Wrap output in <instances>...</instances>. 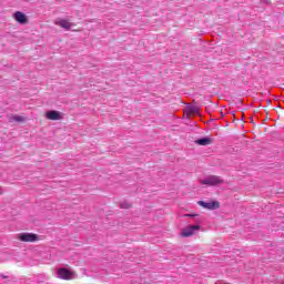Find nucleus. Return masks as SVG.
<instances>
[{
	"label": "nucleus",
	"instance_id": "obj_10",
	"mask_svg": "<svg viewBox=\"0 0 284 284\" xmlns=\"http://www.w3.org/2000/svg\"><path fill=\"white\" fill-rule=\"evenodd\" d=\"M197 145H212V139L203 138L196 141Z\"/></svg>",
	"mask_w": 284,
	"mask_h": 284
},
{
	"label": "nucleus",
	"instance_id": "obj_7",
	"mask_svg": "<svg viewBox=\"0 0 284 284\" xmlns=\"http://www.w3.org/2000/svg\"><path fill=\"white\" fill-rule=\"evenodd\" d=\"M13 19H14V21H17L18 23H21V24L28 23V17H26V14L21 11L14 12Z\"/></svg>",
	"mask_w": 284,
	"mask_h": 284
},
{
	"label": "nucleus",
	"instance_id": "obj_2",
	"mask_svg": "<svg viewBox=\"0 0 284 284\" xmlns=\"http://www.w3.org/2000/svg\"><path fill=\"white\" fill-rule=\"evenodd\" d=\"M17 239L22 243H37V241H39V235L34 233H20L17 235Z\"/></svg>",
	"mask_w": 284,
	"mask_h": 284
},
{
	"label": "nucleus",
	"instance_id": "obj_3",
	"mask_svg": "<svg viewBox=\"0 0 284 284\" xmlns=\"http://www.w3.org/2000/svg\"><path fill=\"white\" fill-rule=\"evenodd\" d=\"M57 274L58 278H61L62 281H70L72 276H74V273L67 267L59 268Z\"/></svg>",
	"mask_w": 284,
	"mask_h": 284
},
{
	"label": "nucleus",
	"instance_id": "obj_1",
	"mask_svg": "<svg viewBox=\"0 0 284 284\" xmlns=\"http://www.w3.org/2000/svg\"><path fill=\"white\" fill-rule=\"evenodd\" d=\"M201 185H207L212 187L214 185H223L224 181L221 176L217 175H210L204 180H200Z\"/></svg>",
	"mask_w": 284,
	"mask_h": 284
},
{
	"label": "nucleus",
	"instance_id": "obj_8",
	"mask_svg": "<svg viewBox=\"0 0 284 284\" xmlns=\"http://www.w3.org/2000/svg\"><path fill=\"white\" fill-rule=\"evenodd\" d=\"M45 116L49 121H59V119H61V113H59V111H48Z\"/></svg>",
	"mask_w": 284,
	"mask_h": 284
},
{
	"label": "nucleus",
	"instance_id": "obj_13",
	"mask_svg": "<svg viewBox=\"0 0 284 284\" xmlns=\"http://www.w3.org/2000/svg\"><path fill=\"white\" fill-rule=\"evenodd\" d=\"M266 105H272V100H266Z\"/></svg>",
	"mask_w": 284,
	"mask_h": 284
},
{
	"label": "nucleus",
	"instance_id": "obj_9",
	"mask_svg": "<svg viewBox=\"0 0 284 284\" xmlns=\"http://www.w3.org/2000/svg\"><path fill=\"white\" fill-rule=\"evenodd\" d=\"M26 122V116L23 115H10L9 123H23Z\"/></svg>",
	"mask_w": 284,
	"mask_h": 284
},
{
	"label": "nucleus",
	"instance_id": "obj_6",
	"mask_svg": "<svg viewBox=\"0 0 284 284\" xmlns=\"http://www.w3.org/2000/svg\"><path fill=\"white\" fill-rule=\"evenodd\" d=\"M199 230H201L200 225H191V226H187L186 229H183L181 235L187 239L190 236H194V232Z\"/></svg>",
	"mask_w": 284,
	"mask_h": 284
},
{
	"label": "nucleus",
	"instance_id": "obj_12",
	"mask_svg": "<svg viewBox=\"0 0 284 284\" xmlns=\"http://www.w3.org/2000/svg\"><path fill=\"white\" fill-rule=\"evenodd\" d=\"M186 113H187V114H196V108H194V106H189V108L186 109Z\"/></svg>",
	"mask_w": 284,
	"mask_h": 284
},
{
	"label": "nucleus",
	"instance_id": "obj_14",
	"mask_svg": "<svg viewBox=\"0 0 284 284\" xmlns=\"http://www.w3.org/2000/svg\"><path fill=\"white\" fill-rule=\"evenodd\" d=\"M184 216H189V217H192V216H194V215H192V214H185Z\"/></svg>",
	"mask_w": 284,
	"mask_h": 284
},
{
	"label": "nucleus",
	"instance_id": "obj_11",
	"mask_svg": "<svg viewBox=\"0 0 284 284\" xmlns=\"http://www.w3.org/2000/svg\"><path fill=\"white\" fill-rule=\"evenodd\" d=\"M120 207H121L122 210H130V207H132V204H130L129 202H122V203L120 204Z\"/></svg>",
	"mask_w": 284,
	"mask_h": 284
},
{
	"label": "nucleus",
	"instance_id": "obj_5",
	"mask_svg": "<svg viewBox=\"0 0 284 284\" xmlns=\"http://www.w3.org/2000/svg\"><path fill=\"white\" fill-rule=\"evenodd\" d=\"M54 24L59 26V28H63V30H72V28L75 26L74 23L63 18L55 19Z\"/></svg>",
	"mask_w": 284,
	"mask_h": 284
},
{
	"label": "nucleus",
	"instance_id": "obj_4",
	"mask_svg": "<svg viewBox=\"0 0 284 284\" xmlns=\"http://www.w3.org/2000/svg\"><path fill=\"white\" fill-rule=\"evenodd\" d=\"M197 203L201 207H204V210L212 211V210H219V207H221V202L219 201H209V202L199 201Z\"/></svg>",
	"mask_w": 284,
	"mask_h": 284
}]
</instances>
